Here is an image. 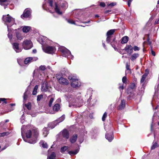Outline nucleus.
I'll return each mask as SVG.
<instances>
[{
  "label": "nucleus",
  "mask_w": 159,
  "mask_h": 159,
  "mask_svg": "<svg viewBox=\"0 0 159 159\" xmlns=\"http://www.w3.org/2000/svg\"><path fill=\"white\" fill-rule=\"evenodd\" d=\"M26 126L23 125L21 128V132L23 139L25 142L34 144L37 141L39 135L38 131L37 129L32 130H28Z\"/></svg>",
  "instance_id": "obj_1"
},
{
  "label": "nucleus",
  "mask_w": 159,
  "mask_h": 159,
  "mask_svg": "<svg viewBox=\"0 0 159 159\" xmlns=\"http://www.w3.org/2000/svg\"><path fill=\"white\" fill-rule=\"evenodd\" d=\"M66 97V100L69 103V107L72 106L80 107L83 104V100L81 98L80 93L76 96L74 94H69Z\"/></svg>",
  "instance_id": "obj_2"
},
{
  "label": "nucleus",
  "mask_w": 159,
  "mask_h": 159,
  "mask_svg": "<svg viewBox=\"0 0 159 159\" xmlns=\"http://www.w3.org/2000/svg\"><path fill=\"white\" fill-rule=\"evenodd\" d=\"M48 3L49 5L48 7H47L46 4L43 5V9L48 10L51 13L53 14V16L55 17H58L60 15V5L58 3L53 2L52 0H48Z\"/></svg>",
  "instance_id": "obj_3"
},
{
  "label": "nucleus",
  "mask_w": 159,
  "mask_h": 159,
  "mask_svg": "<svg viewBox=\"0 0 159 159\" xmlns=\"http://www.w3.org/2000/svg\"><path fill=\"white\" fill-rule=\"evenodd\" d=\"M2 20L4 24L7 25L8 31H9V27H11L13 25L16 24L15 19L9 14L3 15L2 17Z\"/></svg>",
  "instance_id": "obj_4"
},
{
  "label": "nucleus",
  "mask_w": 159,
  "mask_h": 159,
  "mask_svg": "<svg viewBox=\"0 0 159 159\" xmlns=\"http://www.w3.org/2000/svg\"><path fill=\"white\" fill-rule=\"evenodd\" d=\"M66 57L68 59H73L74 56L71 55L70 52L63 46H60V56Z\"/></svg>",
  "instance_id": "obj_5"
},
{
  "label": "nucleus",
  "mask_w": 159,
  "mask_h": 159,
  "mask_svg": "<svg viewBox=\"0 0 159 159\" xmlns=\"http://www.w3.org/2000/svg\"><path fill=\"white\" fill-rule=\"evenodd\" d=\"M68 79L71 83V85L72 87H79L80 86V82L78 79L75 78L74 76L72 75H69Z\"/></svg>",
  "instance_id": "obj_6"
},
{
  "label": "nucleus",
  "mask_w": 159,
  "mask_h": 159,
  "mask_svg": "<svg viewBox=\"0 0 159 159\" xmlns=\"http://www.w3.org/2000/svg\"><path fill=\"white\" fill-rule=\"evenodd\" d=\"M68 74V72L66 69L63 68V70H61V74L63 77H60V83L65 85H67L69 84V82L68 80L64 78L65 76H67Z\"/></svg>",
  "instance_id": "obj_7"
},
{
  "label": "nucleus",
  "mask_w": 159,
  "mask_h": 159,
  "mask_svg": "<svg viewBox=\"0 0 159 159\" xmlns=\"http://www.w3.org/2000/svg\"><path fill=\"white\" fill-rule=\"evenodd\" d=\"M22 46L25 49L28 50L32 47L33 43L30 40L26 39L23 42Z\"/></svg>",
  "instance_id": "obj_8"
},
{
  "label": "nucleus",
  "mask_w": 159,
  "mask_h": 159,
  "mask_svg": "<svg viewBox=\"0 0 159 159\" xmlns=\"http://www.w3.org/2000/svg\"><path fill=\"white\" fill-rule=\"evenodd\" d=\"M43 49L45 52L50 54L54 53L55 51L54 47L48 45L43 46Z\"/></svg>",
  "instance_id": "obj_9"
},
{
  "label": "nucleus",
  "mask_w": 159,
  "mask_h": 159,
  "mask_svg": "<svg viewBox=\"0 0 159 159\" xmlns=\"http://www.w3.org/2000/svg\"><path fill=\"white\" fill-rule=\"evenodd\" d=\"M115 30H111L107 31V38L106 39V41L107 43H109L110 42L109 39H111L112 40V41L114 42L115 40V38L112 36V35L115 32Z\"/></svg>",
  "instance_id": "obj_10"
},
{
  "label": "nucleus",
  "mask_w": 159,
  "mask_h": 159,
  "mask_svg": "<svg viewBox=\"0 0 159 159\" xmlns=\"http://www.w3.org/2000/svg\"><path fill=\"white\" fill-rule=\"evenodd\" d=\"M16 35L17 39L21 40L24 37V35L20 29L15 30Z\"/></svg>",
  "instance_id": "obj_11"
},
{
  "label": "nucleus",
  "mask_w": 159,
  "mask_h": 159,
  "mask_svg": "<svg viewBox=\"0 0 159 159\" xmlns=\"http://www.w3.org/2000/svg\"><path fill=\"white\" fill-rule=\"evenodd\" d=\"M68 7V4L66 2L64 1H61L60 3V15L62 13L63 11H64Z\"/></svg>",
  "instance_id": "obj_12"
},
{
  "label": "nucleus",
  "mask_w": 159,
  "mask_h": 159,
  "mask_svg": "<svg viewBox=\"0 0 159 159\" xmlns=\"http://www.w3.org/2000/svg\"><path fill=\"white\" fill-rule=\"evenodd\" d=\"M31 15L30 10L29 9H26L25 10L22 15L21 16V18L24 19V18H27L29 17Z\"/></svg>",
  "instance_id": "obj_13"
},
{
  "label": "nucleus",
  "mask_w": 159,
  "mask_h": 159,
  "mask_svg": "<svg viewBox=\"0 0 159 159\" xmlns=\"http://www.w3.org/2000/svg\"><path fill=\"white\" fill-rule=\"evenodd\" d=\"M38 59L37 57H28L26 58L24 61V63L27 64L33 61H36Z\"/></svg>",
  "instance_id": "obj_14"
},
{
  "label": "nucleus",
  "mask_w": 159,
  "mask_h": 159,
  "mask_svg": "<svg viewBox=\"0 0 159 159\" xmlns=\"http://www.w3.org/2000/svg\"><path fill=\"white\" fill-rule=\"evenodd\" d=\"M124 50L128 54L130 55L133 53V47L130 45H126Z\"/></svg>",
  "instance_id": "obj_15"
},
{
  "label": "nucleus",
  "mask_w": 159,
  "mask_h": 159,
  "mask_svg": "<svg viewBox=\"0 0 159 159\" xmlns=\"http://www.w3.org/2000/svg\"><path fill=\"white\" fill-rule=\"evenodd\" d=\"M60 123V120L58 119L52 122L51 123L48 124V127L49 128L52 129L54 128L56 126Z\"/></svg>",
  "instance_id": "obj_16"
},
{
  "label": "nucleus",
  "mask_w": 159,
  "mask_h": 159,
  "mask_svg": "<svg viewBox=\"0 0 159 159\" xmlns=\"http://www.w3.org/2000/svg\"><path fill=\"white\" fill-rule=\"evenodd\" d=\"M19 43H14L12 44L13 48L16 52H19L22 51V48H19Z\"/></svg>",
  "instance_id": "obj_17"
},
{
  "label": "nucleus",
  "mask_w": 159,
  "mask_h": 159,
  "mask_svg": "<svg viewBox=\"0 0 159 159\" xmlns=\"http://www.w3.org/2000/svg\"><path fill=\"white\" fill-rule=\"evenodd\" d=\"M125 101L124 99H122L121 101L120 104L117 107L118 110H122L124 108L125 105Z\"/></svg>",
  "instance_id": "obj_18"
},
{
  "label": "nucleus",
  "mask_w": 159,
  "mask_h": 159,
  "mask_svg": "<svg viewBox=\"0 0 159 159\" xmlns=\"http://www.w3.org/2000/svg\"><path fill=\"white\" fill-rule=\"evenodd\" d=\"M11 2L10 0H0V5L4 6V8L5 9L7 5Z\"/></svg>",
  "instance_id": "obj_19"
},
{
  "label": "nucleus",
  "mask_w": 159,
  "mask_h": 159,
  "mask_svg": "<svg viewBox=\"0 0 159 159\" xmlns=\"http://www.w3.org/2000/svg\"><path fill=\"white\" fill-rule=\"evenodd\" d=\"M48 83L46 81H44L43 83L42 84L41 90L43 92L47 91L48 89Z\"/></svg>",
  "instance_id": "obj_20"
},
{
  "label": "nucleus",
  "mask_w": 159,
  "mask_h": 159,
  "mask_svg": "<svg viewBox=\"0 0 159 159\" xmlns=\"http://www.w3.org/2000/svg\"><path fill=\"white\" fill-rule=\"evenodd\" d=\"M60 110V105L58 103H56L53 107V111H52L50 112L51 114H54L55 112H57L59 111Z\"/></svg>",
  "instance_id": "obj_21"
},
{
  "label": "nucleus",
  "mask_w": 159,
  "mask_h": 159,
  "mask_svg": "<svg viewBox=\"0 0 159 159\" xmlns=\"http://www.w3.org/2000/svg\"><path fill=\"white\" fill-rule=\"evenodd\" d=\"M148 74V70L146 69L145 70V73L142 75L141 79L140 82L141 84H145L144 81L146 77Z\"/></svg>",
  "instance_id": "obj_22"
},
{
  "label": "nucleus",
  "mask_w": 159,
  "mask_h": 159,
  "mask_svg": "<svg viewBox=\"0 0 159 159\" xmlns=\"http://www.w3.org/2000/svg\"><path fill=\"white\" fill-rule=\"evenodd\" d=\"M106 138L108 141L111 142L114 139V136L112 133L110 134H107L105 135Z\"/></svg>",
  "instance_id": "obj_23"
},
{
  "label": "nucleus",
  "mask_w": 159,
  "mask_h": 159,
  "mask_svg": "<svg viewBox=\"0 0 159 159\" xmlns=\"http://www.w3.org/2000/svg\"><path fill=\"white\" fill-rule=\"evenodd\" d=\"M50 151V149H49L48 151V155L47 159H55L56 157V154L55 153L52 152L51 153H50L49 152Z\"/></svg>",
  "instance_id": "obj_24"
},
{
  "label": "nucleus",
  "mask_w": 159,
  "mask_h": 159,
  "mask_svg": "<svg viewBox=\"0 0 159 159\" xmlns=\"http://www.w3.org/2000/svg\"><path fill=\"white\" fill-rule=\"evenodd\" d=\"M139 56V54L138 53H134L132 54L130 57L129 59L133 61L136 60V59Z\"/></svg>",
  "instance_id": "obj_25"
},
{
  "label": "nucleus",
  "mask_w": 159,
  "mask_h": 159,
  "mask_svg": "<svg viewBox=\"0 0 159 159\" xmlns=\"http://www.w3.org/2000/svg\"><path fill=\"white\" fill-rule=\"evenodd\" d=\"M22 28L23 32L25 33L29 32L31 30V27L29 26H23Z\"/></svg>",
  "instance_id": "obj_26"
},
{
  "label": "nucleus",
  "mask_w": 159,
  "mask_h": 159,
  "mask_svg": "<svg viewBox=\"0 0 159 159\" xmlns=\"http://www.w3.org/2000/svg\"><path fill=\"white\" fill-rule=\"evenodd\" d=\"M62 134L63 137L66 139L69 138V132L66 129L63 130L62 132Z\"/></svg>",
  "instance_id": "obj_27"
},
{
  "label": "nucleus",
  "mask_w": 159,
  "mask_h": 159,
  "mask_svg": "<svg viewBox=\"0 0 159 159\" xmlns=\"http://www.w3.org/2000/svg\"><path fill=\"white\" fill-rule=\"evenodd\" d=\"M146 84H142V85L141 87H139L138 88V90L140 92V93L142 94L144 92V91L145 89V87Z\"/></svg>",
  "instance_id": "obj_28"
},
{
  "label": "nucleus",
  "mask_w": 159,
  "mask_h": 159,
  "mask_svg": "<svg viewBox=\"0 0 159 159\" xmlns=\"http://www.w3.org/2000/svg\"><path fill=\"white\" fill-rule=\"evenodd\" d=\"M40 146L44 148H48V145L46 142L43 140L41 141L39 143Z\"/></svg>",
  "instance_id": "obj_29"
},
{
  "label": "nucleus",
  "mask_w": 159,
  "mask_h": 159,
  "mask_svg": "<svg viewBox=\"0 0 159 159\" xmlns=\"http://www.w3.org/2000/svg\"><path fill=\"white\" fill-rule=\"evenodd\" d=\"M77 135L75 134L70 139V141L72 143H75L76 140L77 138Z\"/></svg>",
  "instance_id": "obj_30"
},
{
  "label": "nucleus",
  "mask_w": 159,
  "mask_h": 159,
  "mask_svg": "<svg viewBox=\"0 0 159 159\" xmlns=\"http://www.w3.org/2000/svg\"><path fill=\"white\" fill-rule=\"evenodd\" d=\"M59 141L58 139L56 141L53 142V144L51 148L57 147L58 148L59 146Z\"/></svg>",
  "instance_id": "obj_31"
},
{
  "label": "nucleus",
  "mask_w": 159,
  "mask_h": 159,
  "mask_svg": "<svg viewBox=\"0 0 159 159\" xmlns=\"http://www.w3.org/2000/svg\"><path fill=\"white\" fill-rule=\"evenodd\" d=\"M43 132V134L44 137L47 136L48 134V129L46 128H44L42 130Z\"/></svg>",
  "instance_id": "obj_32"
},
{
  "label": "nucleus",
  "mask_w": 159,
  "mask_h": 159,
  "mask_svg": "<svg viewBox=\"0 0 159 159\" xmlns=\"http://www.w3.org/2000/svg\"><path fill=\"white\" fill-rule=\"evenodd\" d=\"M128 37L127 36L123 37L121 39V43L122 44L127 43L128 41Z\"/></svg>",
  "instance_id": "obj_33"
},
{
  "label": "nucleus",
  "mask_w": 159,
  "mask_h": 159,
  "mask_svg": "<svg viewBox=\"0 0 159 159\" xmlns=\"http://www.w3.org/2000/svg\"><path fill=\"white\" fill-rule=\"evenodd\" d=\"M79 151V149H77L75 150L74 151H70L68 152V153L70 155H75L77 154Z\"/></svg>",
  "instance_id": "obj_34"
},
{
  "label": "nucleus",
  "mask_w": 159,
  "mask_h": 159,
  "mask_svg": "<svg viewBox=\"0 0 159 159\" xmlns=\"http://www.w3.org/2000/svg\"><path fill=\"white\" fill-rule=\"evenodd\" d=\"M80 11L79 10H76L75 11V18H77L80 21V20L78 18L79 17H80Z\"/></svg>",
  "instance_id": "obj_35"
},
{
  "label": "nucleus",
  "mask_w": 159,
  "mask_h": 159,
  "mask_svg": "<svg viewBox=\"0 0 159 159\" xmlns=\"http://www.w3.org/2000/svg\"><path fill=\"white\" fill-rule=\"evenodd\" d=\"M109 40L110 41V42L109 43H110V44L111 45V46L114 48L115 49L116 46L114 44L116 43V42L115 40L113 42L112 40H111V39H109Z\"/></svg>",
  "instance_id": "obj_36"
},
{
  "label": "nucleus",
  "mask_w": 159,
  "mask_h": 159,
  "mask_svg": "<svg viewBox=\"0 0 159 159\" xmlns=\"http://www.w3.org/2000/svg\"><path fill=\"white\" fill-rule=\"evenodd\" d=\"M38 88V85H36L34 87L33 91L32 94L33 95H35L37 93V90Z\"/></svg>",
  "instance_id": "obj_37"
},
{
  "label": "nucleus",
  "mask_w": 159,
  "mask_h": 159,
  "mask_svg": "<svg viewBox=\"0 0 159 159\" xmlns=\"http://www.w3.org/2000/svg\"><path fill=\"white\" fill-rule=\"evenodd\" d=\"M67 21L68 23H69L70 24H74L75 25V22L76 21H78L77 20H73L72 19H68L67 20Z\"/></svg>",
  "instance_id": "obj_38"
},
{
  "label": "nucleus",
  "mask_w": 159,
  "mask_h": 159,
  "mask_svg": "<svg viewBox=\"0 0 159 159\" xmlns=\"http://www.w3.org/2000/svg\"><path fill=\"white\" fill-rule=\"evenodd\" d=\"M40 71L44 72L46 70V66H41L39 67Z\"/></svg>",
  "instance_id": "obj_39"
},
{
  "label": "nucleus",
  "mask_w": 159,
  "mask_h": 159,
  "mask_svg": "<svg viewBox=\"0 0 159 159\" xmlns=\"http://www.w3.org/2000/svg\"><path fill=\"white\" fill-rule=\"evenodd\" d=\"M68 148L67 146H64L61 148L60 149V151L61 152H64Z\"/></svg>",
  "instance_id": "obj_40"
},
{
  "label": "nucleus",
  "mask_w": 159,
  "mask_h": 159,
  "mask_svg": "<svg viewBox=\"0 0 159 159\" xmlns=\"http://www.w3.org/2000/svg\"><path fill=\"white\" fill-rule=\"evenodd\" d=\"M158 147V145L157 142H155L154 144L152 146L151 149L152 150L155 149L156 148Z\"/></svg>",
  "instance_id": "obj_41"
},
{
  "label": "nucleus",
  "mask_w": 159,
  "mask_h": 159,
  "mask_svg": "<svg viewBox=\"0 0 159 159\" xmlns=\"http://www.w3.org/2000/svg\"><path fill=\"white\" fill-rule=\"evenodd\" d=\"M54 100V98H51L50 99L48 103V106L50 107L52 106V103Z\"/></svg>",
  "instance_id": "obj_42"
},
{
  "label": "nucleus",
  "mask_w": 159,
  "mask_h": 159,
  "mask_svg": "<svg viewBox=\"0 0 159 159\" xmlns=\"http://www.w3.org/2000/svg\"><path fill=\"white\" fill-rule=\"evenodd\" d=\"M25 107L29 110L31 108V105L30 102H28L27 104H25Z\"/></svg>",
  "instance_id": "obj_43"
},
{
  "label": "nucleus",
  "mask_w": 159,
  "mask_h": 159,
  "mask_svg": "<svg viewBox=\"0 0 159 159\" xmlns=\"http://www.w3.org/2000/svg\"><path fill=\"white\" fill-rule=\"evenodd\" d=\"M42 41L43 42V44H44L46 43V42H47V40H48V39L46 37L43 36L42 38Z\"/></svg>",
  "instance_id": "obj_44"
},
{
  "label": "nucleus",
  "mask_w": 159,
  "mask_h": 159,
  "mask_svg": "<svg viewBox=\"0 0 159 159\" xmlns=\"http://www.w3.org/2000/svg\"><path fill=\"white\" fill-rule=\"evenodd\" d=\"M6 100L7 99L5 98H0V103L1 102H3V103L6 104L7 103V102L6 101Z\"/></svg>",
  "instance_id": "obj_45"
},
{
  "label": "nucleus",
  "mask_w": 159,
  "mask_h": 159,
  "mask_svg": "<svg viewBox=\"0 0 159 159\" xmlns=\"http://www.w3.org/2000/svg\"><path fill=\"white\" fill-rule=\"evenodd\" d=\"M107 116V114L106 112H105L103 115V116L102 117V120L103 121H104L105 120Z\"/></svg>",
  "instance_id": "obj_46"
},
{
  "label": "nucleus",
  "mask_w": 159,
  "mask_h": 159,
  "mask_svg": "<svg viewBox=\"0 0 159 159\" xmlns=\"http://www.w3.org/2000/svg\"><path fill=\"white\" fill-rule=\"evenodd\" d=\"M122 81L123 83L126 84L127 83V79L126 76L123 77L122 79Z\"/></svg>",
  "instance_id": "obj_47"
},
{
  "label": "nucleus",
  "mask_w": 159,
  "mask_h": 159,
  "mask_svg": "<svg viewBox=\"0 0 159 159\" xmlns=\"http://www.w3.org/2000/svg\"><path fill=\"white\" fill-rule=\"evenodd\" d=\"M43 98V95H42L41 94L38 95L37 98V101H40Z\"/></svg>",
  "instance_id": "obj_48"
},
{
  "label": "nucleus",
  "mask_w": 159,
  "mask_h": 159,
  "mask_svg": "<svg viewBox=\"0 0 159 159\" xmlns=\"http://www.w3.org/2000/svg\"><path fill=\"white\" fill-rule=\"evenodd\" d=\"M24 118H25L24 116L23 115L21 117V118H20V122L22 124L25 121Z\"/></svg>",
  "instance_id": "obj_49"
},
{
  "label": "nucleus",
  "mask_w": 159,
  "mask_h": 159,
  "mask_svg": "<svg viewBox=\"0 0 159 159\" xmlns=\"http://www.w3.org/2000/svg\"><path fill=\"white\" fill-rule=\"evenodd\" d=\"M133 49L134 51H139L140 49L139 48L136 46H134L133 48Z\"/></svg>",
  "instance_id": "obj_50"
},
{
  "label": "nucleus",
  "mask_w": 159,
  "mask_h": 159,
  "mask_svg": "<svg viewBox=\"0 0 159 159\" xmlns=\"http://www.w3.org/2000/svg\"><path fill=\"white\" fill-rule=\"evenodd\" d=\"M65 118V115H63L60 117V122L63 121Z\"/></svg>",
  "instance_id": "obj_51"
},
{
  "label": "nucleus",
  "mask_w": 159,
  "mask_h": 159,
  "mask_svg": "<svg viewBox=\"0 0 159 159\" xmlns=\"http://www.w3.org/2000/svg\"><path fill=\"white\" fill-rule=\"evenodd\" d=\"M7 134V132H3L0 134V137H3Z\"/></svg>",
  "instance_id": "obj_52"
},
{
  "label": "nucleus",
  "mask_w": 159,
  "mask_h": 159,
  "mask_svg": "<svg viewBox=\"0 0 159 159\" xmlns=\"http://www.w3.org/2000/svg\"><path fill=\"white\" fill-rule=\"evenodd\" d=\"M27 92L26 91L24 93V96H23V98L24 100H26L27 98Z\"/></svg>",
  "instance_id": "obj_53"
},
{
  "label": "nucleus",
  "mask_w": 159,
  "mask_h": 159,
  "mask_svg": "<svg viewBox=\"0 0 159 159\" xmlns=\"http://www.w3.org/2000/svg\"><path fill=\"white\" fill-rule=\"evenodd\" d=\"M8 38L10 40H11L12 38V34H11L9 32L8 33Z\"/></svg>",
  "instance_id": "obj_54"
},
{
  "label": "nucleus",
  "mask_w": 159,
  "mask_h": 159,
  "mask_svg": "<svg viewBox=\"0 0 159 159\" xmlns=\"http://www.w3.org/2000/svg\"><path fill=\"white\" fill-rule=\"evenodd\" d=\"M100 5L102 7H104L105 6V4L103 2H101L100 3Z\"/></svg>",
  "instance_id": "obj_55"
},
{
  "label": "nucleus",
  "mask_w": 159,
  "mask_h": 159,
  "mask_svg": "<svg viewBox=\"0 0 159 159\" xmlns=\"http://www.w3.org/2000/svg\"><path fill=\"white\" fill-rule=\"evenodd\" d=\"M131 2V0H128V4L129 7H130Z\"/></svg>",
  "instance_id": "obj_56"
},
{
  "label": "nucleus",
  "mask_w": 159,
  "mask_h": 159,
  "mask_svg": "<svg viewBox=\"0 0 159 159\" xmlns=\"http://www.w3.org/2000/svg\"><path fill=\"white\" fill-rule=\"evenodd\" d=\"M151 54L153 56H155L156 55L155 52L152 50H151Z\"/></svg>",
  "instance_id": "obj_57"
},
{
  "label": "nucleus",
  "mask_w": 159,
  "mask_h": 159,
  "mask_svg": "<svg viewBox=\"0 0 159 159\" xmlns=\"http://www.w3.org/2000/svg\"><path fill=\"white\" fill-rule=\"evenodd\" d=\"M119 89H120V90H122L124 89V86L123 84L121 86H120L119 87Z\"/></svg>",
  "instance_id": "obj_58"
},
{
  "label": "nucleus",
  "mask_w": 159,
  "mask_h": 159,
  "mask_svg": "<svg viewBox=\"0 0 159 159\" xmlns=\"http://www.w3.org/2000/svg\"><path fill=\"white\" fill-rule=\"evenodd\" d=\"M135 86V84H131V85H130V88L132 89H133L134 87Z\"/></svg>",
  "instance_id": "obj_59"
},
{
  "label": "nucleus",
  "mask_w": 159,
  "mask_h": 159,
  "mask_svg": "<svg viewBox=\"0 0 159 159\" xmlns=\"http://www.w3.org/2000/svg\"><path fill=\"white\" fill-rule=\"evenodd\" d=\"M131 73V70L130 69L129 70H126L125 71L126 74L129 73L130 74Z\"/></svg>",
  "instance_id": "obj_60"
},
{
  "label": "nucleus",
  "mask_w": 159,
  "mask_h": 159,
  "mask_svg": "<svg viewBox=\"0 0 159 159\" xmlns=\"http://www.w3.org/2000/svg\"><path fill=\"white\" fill-rule=\"evenodd\" d=\"M155 24H159V19H157L155 21Z\"/></svg>",
  "instance_id": "obj_61"
},
{
  "label": "nucleus",
  "mask_w": 159,
  "mask_h": 159,
  "mask_svg": "<svg viewBox=\"0 0 159 159\" xmlns=\"http://www.w3.org/2000/svg\"><path fill=\"white\" fill-rule=\"evenodd\" d=\"M115 5V4L114 3H110V4H109V6L112 7V6H114Z\"/></svg>",
  "instance_id": "obj_62"
},
{
  "label": "nucleus",
  "mask_w": 159,
  "mask_h": 159,
  "mask_svg": "<svg viewBox=\"0 0 159 159\" xmlns=\"http://www.w3.org/2000/svg\"><path fill=\"white\" fill-rule=\"evenodd\" d=\"M11 9H12L13 8V5L12 4H11L10 5V7H9Z\"/></svg>",
  "instance_id": "obj_63"
},
{
  "label": "nucleus",
  "mask_w": 159,
  "mask_h": 159,
  "mask_svg": "<svg viewBox=\"0 0 159 159\" xmlns=\"http://www.w3.org/2000/svg\"><path fill=\"white\" fill-rule=\"evenodd\" d=\"M126 69L127 70H129V66L127 65H126Z\"/></svg>",
  "instance_id": "obj_64"
}]
</instances>
